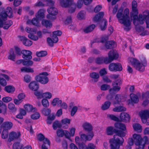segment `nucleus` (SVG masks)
Returning a JSON list of instances; mask_svg holds the SVG:
<instances>
[{
    "label": "nucleus",
    "instance_id": "nucleus-1",
    "mask_svg": "<svg viewBox=\"0 0 149 149\" xmlns=\"http://www.w3.org/2000/svg\"><path fill=\"white\" fill-rule=\"evenodd\" d=\"M114 125L116 129L111 126L107 127V134L109 135L115 134L113 138L109 141L111 149H119L124 142L123 137L126 135L125 131L126 130V127L124 124L121 123H116Z\"/></svg>",
    "mask_w": 149,
    "mask_h": 149
},
{
    "label": "nucleus",
    "instance_id": "nucleus-2",
    "mask_svg": "<svg viewBox=\"0 0 149 149\" xmlns=\"http://www.w3.org/2000/svg\"><path fill=\"white\" fill-rule=\"evenodd\" d=\"M132 10L130 13V16L133 19V23L135 26H137L139 24H143L145 21L146 28H149V10H146L143 13V15L139 14L138 16V10L137 8V4L136 1L133 0L132 3Z\"/></svg>",
    "mask_w": 149,
    "mask_h": 149
},
{
    "label": "nucleus",
    "instance_id": "nucleus-3",
    "mask_svg": "<svg viewBox=\"0 0 149 149\" xmlns=\"http://www.w3.org/2000/svg\"><path fill=\"white\" fill-rule=\"evenodd\" d=\"M123 11L122 10H119L116 16L119 22L123 24L125 26L124 30L128 31L130 29V26L131 25V22L129 17V10L127 8L125 9L123 14Z\"/></svg>",
    "mask_w": 149,
    "mask_h": 149
},
{
    "label": "nucleus",
    "instance_id": "nucleus-4",
    "mask_svg": "<svg viewBox=\"0 0 149 149\" xmlns=\"http://www.w3.org/2000/svg\"><path fill=\"white\" fill-rule=\"evenodd\" d=\"M134 142L136 145L139 146L138 149H143L145 145L149 143L147 136H145L142 138L140 135L136 134L133 135V138L130 139L129 143L130 145H133Z\"/></svg>",
    "mask_w": 149,
    "mask_h": 149
},
{
    "label": "nucleus",
    "instance_id": "nucleus-5",
    "mask_svg": "<svg viewBox=\"0 0 149 149\" xmlns=\"http://www.w3.org/2000/svg\"><path fill=\"white\" fill-rule=\"evenodd\" d=\"M130 62L136 70L140 72H143L145 70V67L147 65V62L145 58H144L143 62L140 63L136 59L131 58Z\"/></svg>",
    "mask_w": 149,
    "mask_h": 149
},
{
    "label": "nucleus",
    "instance_id": "nucleus-6",
    "mask_svg": "<svg viewBox=\"0 0 149 149\" xmlns=\"http://www.w3.org/2000/svg\"><path fill=\"white\" fill-rule=\"evenodd\" d=\"M62 32L60 30H57L52 32V38L50 37H48L47 39V41L48 45L51 47L54 46V43L57 42L58 39L57 36H60L62 34Z\"/></svg>",
    "mask_w": 149,
    "mask_h": 149
},
{
    "label": "nucleus",
    "instance_id": "nucleus-7",
    "mask_svg": "<svg viewBox=\"0 0 149 149\" xmlns=\"http://www.w3.org/2000/svg\"><path fill=\"white\" fill-rule=\"evenodd\" d=\"M108 57H103V63L108 64L113 60L117 59L118 57V54L113 50H111L108 54Z\"/></svg>",
    "mask_w": 149,
    "mask_h": 149
},
{
    "label": "nucleus",
    "instance_id": "nucleus-8",
    "mask_svg": "<svg viewBox=\"0 0 149 149\" xmlns=\"http://www.w3.org/2000/svg\"><path fill=\"white\" fill-rule=\"evenodd\" d=\"M48 75V73L46 72L41 73L39 75L36 77L35 79L37 81L39 82L42 84H46L49 81V79L47 77Z\"/></svg>",
    "mask_w": 149,
    "mask_h": 149
},
{
    "label": "nucleus",
    "instance_id": "nucleus-9",
    "mask_svg": "<svg viewBox=\"0 0 149 149\" xmlns=\"http://www.w3.org/2000/svg\"><path fill=\"white\" fill-rule=\"evenodd\" d=\"M13 16L12 9L10 7H7L5 11H3L0 13V18L3 21H6L7 17L9 18H12Z\"/></svg>",
    "mask_w": 149,
    "mask_h": 149
},
{
    "label": "nucleus",
    "instance_id": "nucleus-10",
    "mask_svg": "<svg viewBox=\"0 0 149 149\" xmlns=\"http://www.w3.org/2000/svg\"><path fill=\"white\" fill-rule=\"evenodd\" d=\"M120 89V87L114 86L109 90V94L107 97V99L108 100H111L113 98V96L116 93L119 91Z\"/></svg>",
    "mask_w": 149,
    "mask_h": 149
},
{
    "label": "nucleus",
    "instance_id": "nucleus-11",
    "mask_svg": "<svg viewBox=\"0 0 149 149\" xmlns=\"http://www.w3.org/2000/svg\"><path fill=\"white\" fill-rule=\"evenodd\" d=\"M109 68L111 71H121L123 68L121 64L119 63H111L109 65Z\"/></svg>",
    "mask_w": 149,
    "mask_h": 149
},
{
    "label": "nucleus",
    "instance_id": "nucleus-12",
    "mask_svg": "<svg viewBox=\"0 0 149 149\" xmlns=\"http://www.w3.org/2000/svg\"><path fill=\"white\" fill-rule=\"evenodd\" d=\"M47 11L49 14L47 15V18L49 19H52L51 15L55 16L57 15L58 13L57 9L53 7H49L47 9Z\"/></svg>",
    "mask_w": 149,
    "mask_h": 149
},
{
    "label": "nucleus",
    "instance_id": "nucleus-13",
    "mask_svg": "<svg viewBox=\"0 0 149 149\" xmlns=\"http://www.w3.org/2000/svg\"><path fill=\"white\" fill-rule=\"evenodd\" d=\"M78 147L79 149H95L96 146L92 143H89L87 146L83 143H78Z\"/></svg>",
    "mask_w": 149,
    "mask_h": 149
},
{
    "label": "nucleus",
    "instance_id": "nucleus-14",
    "mask_svg": "<svg viewBox=\"0 0 149 149\" xmlns=\"http://www.w3.org/2000/svg\"><path fill=\"white\" fill-rule=\"evenodd\" d=\"M22 57L25 60H31L32 58V52L29 50H24L22 51Z\"/></svg>",
    "mask_w": 149,
    "mask_h": 149
},
{
    "label": "nucleus",
    "instance_id": "nucleus-15",
    "mask_svg": "<svg viewBox=\"0 0 149 149\" xmlns=\"http://www.w3.org/2000/svg\"><path fill=\"white\" fill-rule=\"evenodd\" d=\"M19 38L20 41L22 42L23 44L25 46L29 47L31 46L33 44L32 42L24 36H19Z\"/></svg>",
    "mask_w": 149,
    "mask_h": 149
},
{
    "label": "nucleus",
    "instance_id": "nucleus-16",
    "mask_svg": "<svg viewBox=\"0 0 149 149\" xmlns=\"http://www.w3.org/2000/svg\"><path fill=\"white\" fill-rule=\"evenodd\" d=\"M139 114L142 122L143 123H146L147 121L148 115L149 114V111L145 110L140 112Z\"/></svg>",
    "mask_w": 149,
    "mask_h": 149
},
{
    "label": "nucleus",
    "instance_id": "nucleus-17",
    "mask_svg": "<svg viewBox=\"0 0 149 149\" xmlns=\"http://www.w3.org/2000/svg\"><path fill=\"white\" fill-rule=\"evenodd\" d=\"M13 124L10 121H5L1 125V127L3 129L8 130L13 127Z\"/></svg>",
    "mask_w": 149,
    "mask_h": 149
},
{
    "label": "nucleus",
    "instance_id": "nucleus-18",
    "mask_svg": "<svg viewBox=\"0 0 149 149\" xmlns=\"http://www.w3.org/2000/svg\"><path fill=\"white\" fill-rule=\"evenodd\" d=\"M21 136V133L20 132H12L9 134V139L10 141H13L18 139Z\"/></svg>",
    "mask_w": 149,
    "mask_h": 149
},
{
    "label": "nucleus",
    "instance_id": "nucleus-19",
    "mask_svg": "<svg viewBox=\"0 0 149 149\" xmlns=\"http://www.w3.org/2000/svg\"><path fill=\"white\" fill-rule=\"evenodd\" d=\"M120 118L122 121L125 123L129 121L130 120L129 114L125 112L121 113L120 115Z\"/></svg>",
    "mask_w": 149,
    "mask_h": 149
},
{
    "label": "nucleus",
    "instance_id": "nucleus-20",
    "mask_svg": "<svg viewBox=\"0 0 149 149\" xmlns=\"http://www.w3.org/2000/svg\"><path fill=\"white\" fill-rule=\"evenodd\" d=\"M29 88L31 90L36 91L38 90L39 88V85L35 81L31 82L29 84Z\"/></svg>",
    "mask_w": 149,
    "mask_h": 149
},
{
    "label": "nucleus",
    "instance_id": "nucleus-21",
    "mask_svg": "<svg viewBox=\"0 0 149 149\" xmlns=\"http://www.w3.org/2000/svg\"><path fill=\"white\" fill-rule=\"evenodd\" d=\"M116 46L115 42L113 41H107L105 42V46L106 48L108 49H111Z\"/></svg>",
    "mask_w": 149,
    "mask_h": 149
},
{
    "label": "nucleus",
    "instance_id": "nucleus-22",
    "mask_svg": "<svg viewBox=\"0 0 149 149\" xmlns=\"http://www.w3.org/2000/svg\"><path fill=\"white\" fill-rule=\"evenodd\" d=\"M82 127L84 129L88 132H92V126L91 124L87 122H85L83 123Z\"/></svg>",
    "mask_w": 149,
    "mask_h": 149
},
{
    "label": "nucleus",
    "instance_id": "nucleus-23",
    "mask_svg": "<svg viewBox=\"0 0 149 149\" xmlns=\"http://www.w3.org/2000/svg\"><path fill=\"white\" fill-rule=\"evenodd\" d=\"M72 3V1L71 0H66L65 1L63 0L60 3L61 6L64 8L69 7Z\"/></svg>",
    "mask_w": 149,
    "mask_h": 149
},
{
    "label": "nucleus",
    "instance_id": "nucleus-24",
    "mask_svg": "<svg viewBox=\"0 0 149 149\" xmlns=\"http://www.w3.org/2000/svg\"><path fill=\"white\" fill-rule=\"evenodd\" d=\"M3 24L2 27L5 29H8L13 24V22L11 20H8L6 21H3Z\"/></svg>",
    "mask_w": 149,
    "mask_h": 149
},
{
    "label": "nucleus",
    "instance_id": "nucleus-25",
    "mask_svg": "<svg viewBox=\"0 0 149 149\" xmlns=\"http://www.w3.org/2000/svg\"><path fill=\"white\" fill-rule=\"evenodd\" d=\"M24 107L26 111L28 112H34L36 110V108L33 107L32 106L29 104H26L24 105Z\"/></svg>",
    "mask_w": 149,
    "mask_h": 149
},
{
    "label": "nucleus",
    "instance_id": "nucleus-26",
    "mask_svg": "<svg viewBox=\"0 0 149 149\" xmlns=\"http://www.w3.org/2000/svg\"><path fill=\"white\" fill-rule=\"evenodd\" d=\"M42 25L45 26V27L48 29H50L52 26V23L49 21L47 20H43L42 22Z\"/></svg>",
    "mask_w": 149,
    "mask_h": 149
},
{
    "label": "nucleus",
    "instance_id": "nucleus-27",
    "mask_svg": "<svg viewBox=\"0 0 149 149\" xmlns=\"http://www.w3.org/2000/svg\"><path fill=\"white\" fill-rule=\"evenodd\" d=\"M104 14L103 12H100L96 15L94 18V20L96 22H99L102 18Z\"/></svg>",
    "mask_w": 149,
    "mask_h": 149
},
{
    "label": "nucleus",
    "instance_id": "nucleus-28",
    "mask_svg": "<svg viewBox=\"0 0 149 149\" xmlns=\"http://www.w3.org/2000/svg\"><path fill=\"white\" fill-rule=\"evenodd\" d=\"M130 96L132 102L136 103L139 102V98L136 95L133 93H131L130 94Z\"/></svg>",
    "mask_w": 149,
    "mask_h": 149
},
{
    "label": "nucleus",
    "instance_id": "nucleus-29",
    "mask_svg": "<svg viewBox=\"0 0 149 149\" xmlns=\"http://www.w3.org/2000/svg\"><path fill=\"white\" fill-rule=\"evenodd\" d=\"M107 20L106 19H103L102 22V24L100 25V28L102 31H104L107 28Z\"/></svg>",
    "mask_w": 149,
    "mask_h": 149
},
{
    "label": "nucleus",
    "instance_id": "nucleus-30",
    "mask_svg": "<svg viewBox=\"0 0 149 149\" xmlns=\"http://www.w3.org/2000/svg\"><path fill=\"white\" fill-rule=\"evenodd\" d=\"M95 26L94 24H92L86 27L84 29V32L86 33L92 31L95 28Z\"/></svg>",
    "mask_w": 149,
    "mask_h": 149
},
{
    "label": "nucleus",
    "instance_id": "nucleus-31",
    "mask_svg": "<svg viewBox=\"0 0 149 149\" xmlns=\"http://www.w3.org/2000/svg\"><path fill=\"white\" fill-rule=\"evenodd\" d=\"M126 110V109L125 107L123 106H120L113 108V111L114 112H119L125 111Z\"/></svg>",
    "mask_w": 149,
    "mask_h": 149
},
{
    "label": "nucleus",
    "instance_id": "nucleus-32",
    "mask_svg": "<svg viewBox=\"0 0 149 149\" xmlns=\"http://www.w3.org/2000/svg\"><path fill=\"white\" fill-rule=\"evenodd\" d=\"M55 118V116L54 114H52V115H49L47 117L46 120L47 123L49 125H50Z\"/></svg>",
    "mask_w": 149,
    "mask_h": 149
},
{
    "label": "nucleus",
    "instance_id": "nucleus-33",
    "mask_svg": "<svg viewBox=\"0 0 149 149\" xmlns=\"http://www.w3.org/2000/svg\"><path fill=\"white\" fill-rule=\"evenodd\" d=\"M15 55L14 53L13 49H11L10 50V52L8 57V59L14 61H15Z\"/></svg>",
    "mask_w": 149,
    "mask_h": 149
},
{
    "label": "nucleus",
    "instance_id": "nucleus-34",
    "mask_svg": "<svg viewBox=\"0 0 149 149\" xmlns=\"http://www.w3.org/2000/svg\"><path fill=\"white\" fill-rule=\"evenodd\" d=\"M111 103L109 101L105 102L104 104L102 105L101 108L103 110H105L108 109L110 107Z\"/></svg>",
    "mask_w": 149,
    "mask_h": 149
},
{
    "label": "nucleus",
    "instance_id": "nucleus-35",
    "mask_svg": "<svg viewBox=\"0 0 149 149\" xmlns=\"http://www.w3.org/2000/svg\"><path fill=\"white\" fill-rule=\"evenodd\" d=\"M62 126L61 124L58 120H55L53 123L52 127L53 129L56 130L58 128H60Z\"/></svg>",
    "mask_w": 149,
    "mask_h": 149
},
{
    "label": "nucleus",
    "instance_id": "nucleus-36",
    "mask_svg": "<svg viewBox=\"0 0 149 149\" xmlns=\"http://www.w3.org/2000/svg\"><path fill=\"white\" fill-rule=\"evenodd\" d=\"M5 90L8 93H12L15 90V88L11 86H6L4 88Z\"/></svg>",
    "mask_w": 149,
    "mask_h": 149
},
{
    "label": "nucleus",
    "instance_id": "nucleus-37",
    "mask_svg": "<svg viewBox=\"0 0 149 149\" xmlns=\"http://www.w3.org/2000/svg\"><path fill=\"white\" fill-rule=\"evenodd\" d=\"M23 147V144L19 142H16L13 144V149H21Z\"/></svg>",
    "mask_w": 149,
    "mask_h": 149
},
{
    "label": "nucleus",
    "instance_id": "nucleus-38",
    "mask_svg": "<svg viewBox=\"0 0 149 149\" xmlns=\"http://www.w3.org/2000/svg\"><path fill=\"white\" fill-rule=\"evenodd\" d=\"M21 71L22 72H33L34 70L33 69L30 68H27L25 67H23L21 69Z\"/></svg>",
    "mask_w": 149,
    "mask_h": 149
},
{
    "label": "nucleus",
    "instance_id": "nucleus-39",
    "mask_svg": "<svg viewBox=\"0 0 149 149\" xmlns=\"http://www.w3.org/2000/svg\"><path fill=\"white\" fill-rule=\"evenodd\" d=\"M36 55L38 57H42L45 56L47 54V52L45 51H41L36 52Z\"/></svg>",
    "mask_w": 149,
    "mask_h": 149
},
{
    "label": "nucleus",
    "instance_id": "nucleus-40",
    "mask_svg": "<svg viewBox=\"0 0 149 149\" xmlns=\"http://www.w3.org/2000/svg\"><path fill=\"white\" fill-rule=\"evenodd\" d=\"M42 112L45 116H48L51 113V110L49 108H43L42 110Z\"/></svg>",
    "mask_w": 149,
    "mask_h": 149
},
{
    "label": "nucleus",
    "instance_id": "nucleus-41",
    "mask_svg": "<svg viewBox=\"0 0 149 149\" xmlns=\"http://www.w3.org/2000/svg\"><path fill=\"white\" fill-rule=\"evenodd\" d=\"M7 109V106L5 104H3L1 101H0V113L2 111H6Z\"/></svg>",
    "mask_w": 149,
    "mask_h": 149
},
{
    "label": "nucleus",
    "instance_id": "nucleus-42",
    "mask_svg": "<svg viewBox=\"0 0 149 149\" xmlns=\"http://www.w3.org/2000/svg\"><path fill=\"white\" fill-rule=\"evenodd\" d=\"M133 127L134 130L136 131H141V126L139 123H136L133 124Z\"/></svg>",
    "mask_w": 149,
    "mask_h": 149
},
{
    "label": "nucleus",
    "instance_id": "nucleus-43",
    "mask_svg": "<svg viewBox=\"0 0 149 149\" xmlns=\"http://www.w3.org/2000/svg\"><path fill=\"white\" fill-rule=\"evenodd\" d=\"M115 99L116 101L114 102L115 104H120L121 101V96L120 94H117L115 96Z\"/></svg>",
    "mask_w": 149,
    "mask_h": 149
},
{
    "label": "nucleus",
    "instance_id": "nucleus-44",
    "mask_svg": "<svg viewBox=\"0 0 149 149\" xmlns=\"http://www.w3.org/2000/svg\"><path fill=\"white\" fill-rule=\"evenodd\" d=\"M122 81L120 79H118L115 81H114L112 83V86L113 87L114 86H118L120 87V86L122 83Z\"/></svg>",
    "mask_w": 149,
    "mask_h": 149
},
{
    "label": "nucleus",
    "instance_id": "nucleus-45",
    "mask_svg": "<svg viewBox=\"0 0 149 149\" xmlns=\"http://www.w3.org/2000/svg\"><path fill=\"white\" fill-rule=\"evenodd\" d=\"M70 6L68 12L69 13H72L74 12L75 10L76 5L73 3Z\"/></svg>",
    "mask_w": 149,
    "mask_h": 149
},
{
    "label": "nucleus",
    "instance_id": "nucleus-46",
    "mask_svg": "<svg viewBox=\"0 0 149 149\" xmlns=\"http://www.w3.org/2000/svg\"><path fill=\"white\" fill-rule=\"evenodd\" d=\"M77 18L80 20L83 19H85V15L84 11H81L78 13L77 16Z\"/></svg>",
    "mask_w": 149,
    "mask_h": 149
},
{
    "label": "nucleus",
    "instance_id": "nucleus-47",
    "mask_svg": "<svg viewBox=\"0 0 149 149\" xmlns=\"http://www.w3.org/2000/svg\"><path fill=\"white\" fill-rule=\"evenodd\" d=\"M8 109L13 112L16 111L17 109L15 107V105L12 103H10L8 105Z\"/></svg>",
    "mask_w": 149,
    "mask_h": 149
},
{
    "label": "nucleus",
    "instance_id": "nucleus-48",
    "mask_svg": "<svg viewBox=\"0 0 149 149\" xmlns=\"http://www.w3.org/2000/svg\"><path fill=\"white\" fill-rule=\"evenodd\" d=\"M8 135V130H3L1 133V137L3 139L7 138Z\"/></svg>",
    "mask_w": 149,
    "mask_h": 149
},
{
    "label": "nucleus",
    "instance_id": "nucleus-49",
    "mask_svg": "<svg viewBox=\"0 0 149 149\" xmlns=\"http://www.w3.org/2000/svg\"><path fill=\"white\" fill-rule=\"evenodd\" d=\"M36 17L39 19H43L44 17V13L41 11V10H40L38 12L37 14L36 15Z\"/></svg>",
    "mask_w": 149,
    "mask_h": 149
},
{
    "label": "nucleus",
    "instance_id": "nucleus-50",
    "mask_svg": "<svg viewBox=\"0 0 149 149\" xmlns=\"http://www.w3.org/2000/svg\"><path fill=\"white\" fill-rule=\"evenodd\" d=\"M64 130L61 129H58L57 130V135L59 137H62L64 135Z\"/></svg>",
    "mask_w": 149,
    "mask_h": 149
},
{
    "label": "nucleus",
    "instance_id": "nucleus-51",
    "mask_svg": "<svg viewBox=\"0 0 149 149\" xmlns=\"http://www.w3.org/2000/svg\"><path fill=\"white\" fill-rule=\"evenodd\" d=\"M41 102L42 104L44 107L47 108L49 106V102L47 99H43Z\"/></svg>",
    "mask_w": 149,
    "mask_h": 149
},
{
    "label": "nucleus",
    "instance_id": "nucleus-52",
    "mask_svg": "<svg viewBox=\"0 0 149 149\" xmlns=\"http://www.w3.org/2000/svg\"><path fill=\"white\" fill-rule=\"evenodd\" d=\"M40 116V113L38 112H36L31 115V118L33 120H37Z\"/></svg>",
    "mask_w": 149,
    "mask_h": 149
},
{
    "label": "nucleus",
    "instance_id": "nucleus-53",
    "mask_svg": "<svg viewBox=\"0 0 149 149\" xmlns=\"http://www.w3.org/2000/svg\"><path fill=\"white\" fill-rule=\"evenodd\" d=\"M91 77L94 79H97L99 78V75L98 73L95 72H92L90 74Z\"/></svg>",
    "mask_w": 149,
    "mask_h": 149
},
{
    "label": "nucleus",
    "instance_id": "nucleus-54",
    "mask_svg": "<svg viewBox=\"0 0 149 149\" xmlns=\"http://www.w3.org/2000/svg\"><path fill=\"white\" fill-rule=\"evenodd\" d=\"M31 22L33 25L35 26H38L39 25L38 19L37 18H33L31 21Z\"/></svg>",
    "mask_w": 149,
    "mask_h": 149
},
{
    "label": "nucleus",
    "instance_id": "nucleus-55",
    "mask_svg": "<svg viewBox=\"0 0 149 149\" xmlns=\"http://www.w3.org/2000/svg\"><path fill=\"white\" fill-rule=\"evenodd\" d=\"M27 60V61H26L24 60V61L23 63V65L28 66H32L33 63V61L31 60Z\"/></svg>",
    "mask_w": 149,
    "mask_h": 149
},
{
    "label": "nucleus",
    "instance_id": "nucleus-56",
    "mask_svg": "<svg viewBox=\"0 0 149 149\" xmlns=\"http://www.w3.org/2000/svg\"><path fill=\"white\" fill-rule=\"evenodd\" d=\"M95 63L97 64H101L103 63V57L97 58L95 59Z\"/></svg>",
    "mask_w": 149,
    "mask_h": 149
},
{
    "label": "nucleus",
    "instance_id": "nucleus-57",
    "mask_svg": "<svg viewBox=\"0 0 149 149\" xmlns=\"http://www.w3.org/2000/svg\"><path fill=\"white\" fill-rule=\"evenodd\" d=\"M28 37L29 38L34 41L37 40L38 39V37L37 36L31 33L29 34L28 35Z\"/></svg>",
    "mask_w": 149,
    "mask_h": 149
},
{
    "label": "nucleus",
    "instance_id": "nucleus-58",
    "mask_svg": "<svg viewBox=\"0 0 149 149\" xmlns=\"http://www.w3.org/2000/svg\"><path fill=\"white\" fill-rule=\"evenodd\" d=\"M25 30L27 32L29 33V34L33 33H36V31L35 29L29 27H26L25 28Z\"/></svg>",
    "mask_w": 149,
    "mask_h": 149
},
{
    "label": "nucleus",
    "instance_id": "nucleus-59",
    "mask_svg": "<svg viewBox=\"0 0 149 149\" xmlns=\"http://www.w3.org/2000/svg\"><path fill=\"white\" fill-rule=\"evenodd\" d=\"M78 109V108L77 106L73 107L71 110V116H73L77 112Z\"/></svg>",
    "mask_w": 149,
    "mask_h": 149
},
{
    "label": "nucleus",
    "instance_id": "nucleus-60",
    "mask_svg": "<svg viewBox=\"0 0 149 149\" xmlns=\"http://www.w3.org/2000/svg\"><path fill=\"white\" fill-rule=\"evenodd\" d=\"M52 97V94L48 92H46L42 93V97H45L46 98L49 99L51 98Z\"/></svg>",
    "mask_w": 149,
    "mask_h": 149
},
{
    "label": "nucleus",
    "instance_id": "nucleus-61",
    "mask_svg": "<svg viewBox=\"0 0 149 149\" xmlns=\"http://www.w3.org/2000/svg\"><path fill=\"white\" fill-rule=\"evenodd\" d=\"M70 119L65 118L62 119L61 120V123L63 124H70Z\"/></svg>",
    "mask_w": 149,
    "mask_h": 149
},
{
    "label": "nucleus",
    "instance_id": "nucleus-62",
    "mask_svg": "<svg viewBox=\"0 0 149 149\" xmlns=\"http://www.w3.org/2000/svg\"><path fill=\"white\" fill-rule=\"evenodd\" d=\"M24 81L26 83H29L31 80V77L30 75H26L24 76Z\"/></svg>",
    "mask_w": 149,
    "mask_h": 149
},
{
    "label": "nucleus",
    "instance_id": "nucleus-63",
    "mask_svg": "<svg viewBox=\"0 0 149 149\" xmlns=\"http://www.w3.org/2000/svg\"><path fill=\"white\" fill-rule=\"evenodd\" d=\"M15 53L17 55L20 56L22 54V51H21L20 49L18 47H15Z\"/></svg>",
    "mask_w": 149,
    "mask_h": 149
},
{
    "label": "nucleus",
    "instance_id": "nucleus-64",
    "mask_svg": "<svg viewBox=\"0 0 149 149\" xmlns=\"http://www.w3.org/2000/svg\"><path fill=\"white\" fill-rule=\"evenodd\" d=\"M143 98L148 99L149 97V91H147L145 93H143L142 94Z\"/></svg>",
    "mask_w": 149,
    "mask_h": 149
}]
</instances>
